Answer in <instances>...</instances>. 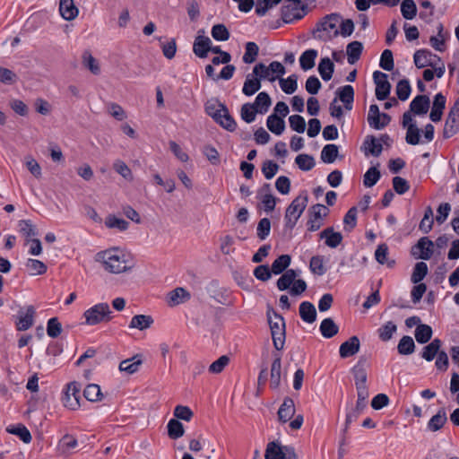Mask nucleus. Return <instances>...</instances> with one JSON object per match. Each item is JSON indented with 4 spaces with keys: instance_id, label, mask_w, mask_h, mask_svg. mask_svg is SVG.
I'll list each match as a JSON object with an SVG mask.
<instances>
[{
    "instance_id": "obj_50",
    "label": "nucleus",
    "mask_w": 459,
    "mask_h": 459,
    "mask_svg": "<svg viewBox=\"0 0 459 459\" xmlns=\"http://www.w3.org/2000/svg\"><path fill=\"white\" fill-rule=\"evenodd\" d=\"M298 76L296 74H291L288 78H280L279 83L281 86V89L286 93V94H292L296 91L298 88Z\"/></svg>"
},
{
    "instance_id": "obj_54",
    "label": "nucleus",
    "mask_w": 459,
    "mask_h": 459,
    "mask_svg": "<svg viewBox=\"0 0 459 459\" xmlns=\"http://www.w3.org/2000/svg\"><path fill=\"white\" fill-rule=\"evenodd\" d=\"M25 266L27 270L30 272V273L32 275L43 274L47 271L46 264L43 262L37 259H27Z\"/></svg>"
},
{
    "instance_id": "obj_33",
    "label": "nucleus",
    "mask_w": 459,
    "mask_h": 459,
    "mask_svg": "<svg viewBox=\"0 0 459 459\" xmlns=\"http://www.w3.org/2000/svg\"><path fill=\"white\" fill-rule=\"evenodd\" d=\"M266 126L268 129L276 135L281 134L285 129L283 118L276 114H272L267 117Z\"/></svg>"
},
{
    "instance_id": "obj_4",
    "label": "nucleus",
    "mask_w": 459,
    "mask_h": 459,
    "mask_svg": "<svg viewBox=\"0 0 459 459\" xmlns=\"http://www.w3.org/2000/svg\"><path fill=\"white\" fill-rule=\"evenodd\" d=\"M307 205V195L306 194L299 195L290 203L284 215L285 227L287 229L292 230L295 227Z\"/></svg>"
},
{
    "instance_id": "obj_40",
    "label": "nucleus",
    "mask_w": 459,
    "mask_h": 459,
    "mask_svg": "<svg viewBox=\"0 0 459 459\" xmlns=\"http://www.w3.org/2000/svg\"><path fill=\"white\" fill-rule=\"evenodd\" d=\"M433 331L429 325H419L415 329V339L419 343H427L432 337Z\"/></svg>"
},
{
    "instance_id": "obj_8",
    "label": "nucleus",
    "mask_w": 459,
    "mask_h": 459,
    "mask_svg": "<svg viewBox=\"0 0 459 459\" xmlns=\"http://www.w3.org/2000/svg\"><path fill=\"white\" fill-rule=\"evenodd\" d=\"M309 212L311 215L307 221V230L316 231L323 226V220L327 216L329 210L324 204H316L313 205Z\"/></svg>"
},
{
    "instance_id": "obj_38",
    "label": "nucleus",
    "mask_w": 459,
    "mask_h": 459,
    "mask_svg": "<svg viewBox=\"0 0 459 459\" xmlns=\"http://www.w3.org/2000/svg\"><path fill=\"white\" fill-rule=\"evenodd\" d=\"M317 56L316 49H307L299 57L300 67L304 71L312 69L315 66V60Z\"/></svg>"
},
{
    "instance_id": "obj_32",
    "label": "nucleus",
    "mask_w": 459,
    "mask_h": 459,
    "mask_svg": "<svg viewBox=\"0 0 459 459\" xmlns=\"http://www.w3.org/2000/svg\"><path fill=\"white\" fill-rule=\"evenodd\" d=\"M363 51V44L360 41H352L346 47L348 63L354 65L359 61Z\"/></svg>"
},
{
    "instance_id": "obj_39",
    "label": "nucleus",
    "mask_w": 459,
    "mask_h": 459,
    "mask_svg": "<svg viewBox=\"0 0 459 459\" xmlns=\"http://www.w3.org/2000/svg\"><path fill=\"white\" fill-rule=\"evenodd\" d=\"M318 72L324 81H329L334 72V64L330 58L324 57L318 65Z\"/></svg>"
},
{
    "instance_id": "obj_20",
    "label": "nucleus",
    "mask_w": 459,
    "mask_h": 459,
    "mask_svg": "<svg viewBox=\"0 0 459 459\" xmlns=\"http://www.w3.org/2000/svg\"><path fill=\"white\" fill-rule=\"evenodd\" d=\"M221 113H218V117L214 119L218 124L221 125L224 129L233 132L237 128V123L234 118L230 115L227 107L224 104H220Z\"/></svg>"
},
{
    "instance_id": "obj_1",
    "label": "nucleus",
    "mask_w": 459,
    "mask_h": 459,
    "mask_svg": "<svg viewBox=\"0 0 459 459\" xmlns=\"http://www.w3.org/2000/svg\"><path fill=\"white\" fill-rule=\"evenodd\" d=\"M95 261L100 263L104 269L111 273L128 272L134 267L129 255L119 248H110L97 253Z\"/></svg>"
},
{
    "instance_id": "obj_56",
    "label": "nucleus",
    "mask_w": 459,
    "mask_h": 459,
    "mask_svg": "<svg viewBox=\"0 0 459 459\" xmlns=\"http://www.w3.org/2000/svg\"><path fill=\"white\" fill-rule=\"evenodd\" d=\"M381 177L380 171L376 167L369 168L363 177V185L366 187H372Z\"/></svg>"
},
{
    "instance_id": "obj_27",
    "label": "nucleus",
    "mask_w": 459,
    "mask_h": 459,
    "mask_svg": "<svg viewBox=\"0 0 459 459\" xmlns=\"http://www.w3.org/2000/svg\"><path fill=\"white\" fill-rule=\"evenodd\" d=\"M336 93L340 100L344 104L345 108L351 110L352 108V103L354 100L353 87L351 85L340 87Z\"/></svg>"
},
{
    "instance_id": "obj_36",
    "label": "nucleus",
    "mask_w": 459,
    "mask_h": 459,
    "mask_svg": "<svg viewBox=\"0 0 459 459\" xmlns=\"http://www.w3.org/2000/svg\"><path fill=\"white\" fill-rule=\"evenodd\" d=\"M300 9L295 11L292 4H283L281 7V19L285 23H290L295 20H300L305 13H300Z\"/></svg>"
},
{
    "instance_id": "obj_35",
    "label": "nucleus",
    "mask_w": 459,
    "mask_h": 459,
    "mask_svg": "<svg viewBox=\"0 0 459 459\" xmlns=\"http://www.w3.org/2000/svg\"><path fill=\"white\" fill-rule=\"evenodd\" d=\"M299 275V273L293 270L289 269L286 270L281 276L277 281V288L280 290H288L291 284H293L296 277Z\"/></svg>"
},
{
    "instance_id": "obj_45",
    "label": "nucleus",
    "mask_w": 459,
    "mask_h": 459,
    "mask_svg": "<svg viewBox=\"0 0 459 459\" xmlns=\"http://www.w3.org/2000/svg\"><path fill=\"white\" fill-rule=\"evenodd\" d=\"M447 418L446 411L444 410L438 411V412L434 415L428 423V429L430 431H437L439 430L444 424L446 422Z\"/></svg>"
},
{
    "instance_id": "obj_62",
    "label": "nucleus",
    "mask_w": 459,
    "mask_h": 459,
    "mask_svg": "<svg viewBox=\"0 0 459 459\" xmlns=\"http://www.w3.org/2000/svg\"><path fill=\"white\" fill-rule=\"evenodd\" d=\"M259 52V48L255 42H247L246 44V51L242 57L245 64H252L255 61Z\"/></svg>"
},
{
    "instance_id": "obj_16",
    "label": "nucleus",
    "mask_w": 459,
    "mask_h": 459,
    "mask_svg": "<svg viewBox=\"0 0 459 459\" xmlns=\"http://www.w3.org/2000/svg\"><path fill=\"white\" fill-rule=\"evenodd\" d=\"M359 347L360 342L358 336H351L341 344L339 349L340 357L342 359L351 357L359 352Z\"/></svg>"
},
{
    "instance_id": "obj_63",
    "label": "nucleus",
    "mask_w": 459,
    "mask_h": 459,
    "mask_svg": "<svg viewBox=\"0 0 459 459\" xmlns=\"http://www.w3.org/2000/svg\"><path fill=\"white\" fill-rule=\"evenodd\" d=\"M405 141L408 144L417 145L420 142V130L417 127L416 124L408 126Z\"/></svg>"
},
{
    "instance_id": "obj_52",
    "label": "nucleus",
    "mask_w": 459,
    "mask_h": 459,
    "mask_svg": "<svg viewBox=\"0 0 459 459\" xmlns=\"http://www.w3.org/2000/svg\"><path fill=\"white\" fill-rule=\"evenodd\" d=\"M284 446H281L276 442L268 443L265 449V459H282Z\"/></svg>"
},
{
    "instance_id": "obj_49",
    "label": "nucleus",
    "mask_w": 459,
    "mask_h": 459,
    "mask_svg": "<svg viewBox=\"0 0 459 459\" xmlns=\"http://www.w3.org/2000/svg\"><path fill=\"white\" fill-rule=\"evenodd\" d=\"M82 65L91 71V74L98 75L100 74L99 62L89 51L82 54Z\"/></svg>"
},
{
    "instance_id": "obj_47",
    "label": "nucleus",
    "mask_w": 459,
    "mask_h": 459,
    "mask_svg": "<svg viewBox=\"0 0 459 459\" xmlns=\"http://www.w3.org/2000/svg\"><path fill=\"white\" fill-rule=\"evenodd\" d=\"M167 427H168V435L172 439H178V438L181 437L185 433L183 424L176 419H171L169 421Z\"/></svg>"
},
{
    "instance_id": "obj_17",
    "label": "nucleus",
    "mask_w": 459,
    "mask_h": 459,
    "mask_svg": "<svg viewBox=\"0 0 459 459\" xmlns=\"http://www.w3.org/2000/svg\"><path fill=\"white\" fill-rule=\"evenodd\" d=\"M59 14L65 21H74L79 14V9L74 0H59Z\"/></svg>"
},
{
    "instance_id": "obj_15",
    "label": "nucleus",
    "mask_w": 459,
    "mask_h": 459,
    "mask_svg": "<svg viewBox=\"0 0 459 459\" xmlns=\"http://www.w3.org/2000/svg\"><path fill=\"white\" fill-rule=\"evenodd\" d=\"M59 456L69 458L78 446L77 439L72 435H65L59 440Z\"/></svg>"
},
{
    "instance_id": "obj_21",
    "label": "nucleus",
    "mask_w": 459,
    "mask_h": 459,
    "mask_svg": "<svg viewBox=\"0 0 459 459\" xmlns=\"http://www.w3.org/2000/svg\"><path fill=\"white\" fill-rule=\"evenodd\" d=\"M430 100L427 95L416 96L410 104V109L415 115H424L429 108Z\"/></svg>"
},
{
    "instance_id": "obj_60",
    "label": "nucleus",
    "mask_w": 459,
    "mask_h": 459,
    "mask_svg": "<svg viewBox=\"0 0 459 459\" xmlns=\"http://www.w3.org/2000/svg\"><path fill=\"white\" fill-rule=\"evenodd\" d=\"M295 162L298 167L304 171L311 170L316 165L314 158L308 154L298 155L295 159Z\"/></svg>"
},
{
    "instance_id": "obj_42",
    "label": "nucleus",
    "mask_w": 459,
    "mask_h": 459,
    "mask_svg": "<svg viewBox=\"0 0 459 459\" xmlns=\"http://www.w3.org/2000/svg\"><path fill=\"white\" fill-rule=\"evenodd\" d=\"M291 261L290 255H281L277 257L272 264V273L273 274H281L286 271Z\"/></svg>"
},
{
    "instance_id": "obj_3",
    "label": "nucleus",
    "mask_w": 459,
    "mask_h": 459,
    "mask_svg": "<svg viewBox=\"0 0 459 459\" xmlns=\"http://www.w3.org/2000/svg\"><path fill=\"white\" fill-rule=\"evenodd\" d=\"M268 324L271 330L273 346L277 351H281L285 343V321L284 318L276 312H267Z\"/></svg>"
},
{
    "instance_id": "obj_51",
    "label": "nucleus",
    "mask_w": 459,
    "mask_h": 459,
    "mask_svg": "<svg viewBox=\"0 0 459 459\" xmlns=\"http://www.w3.org/2000/svg\"><path fill=\"white\" fill-rule=\"evenodd\" d=\"M6 431L18 436L24 443H30L31 441V435L30 431L22 424L9 426L7 427Z\"/></svg>"
},
{
    "instance_id": "obj_48",
    "label": "nucleus",
    "mask_w": 459,
    "mask_h": 459,
    "mask_svg": "<svg viewBox=\"0 0 459 459\" xmlns=\"http://www.w3.org/2000/svg\"><path fill=\"white\" fill-rule=\"evenodd\" d=\"M388 247L385 244H381L377 247L375 252L376 260L381 264H386L387 267H394L395 262L394 260H388Z\"/></svg>"
},
{
    "instance_id": "obj_28",
    "label": "nucleus",
    "mask_w": 459,
    "mask_h": 459,
    "mask_svg": "<svg viewBox=\"0 0 459 459\" xmlns=\"http://www.w3.org/2000/svg\"><path fill=\"white\" fill-rule=\"evenodd\" d=\"M281 360L277 355L271 366L270 385L273 389H277L281 384Z\"/></svg>"
},
{
    "instance_id": "obj_24",
    "label": "nucleus",
    "mask_w": 459,
    "mask_h": 459,
    "mask_svg": "<svg viewBox=\"0 0 459 459\" xmlns=\"http://www.w3.org/2000/svg\"><path fill=\"white\" fill-rule=\"evenodd\" d=\"M459 132V117L449 111L443 129V137L451 138Z\"/></svg>"
},
{
    "instance_id": "obj_12",
    "label": "nucleus",
    "mask_w": 459,
    "mask_h": 459,
    "mask_svg": "<svg viewBox=\"0 0 459 459\" xmlns=\"http://www.w3.org/2000/svg\"><path fill=\"white\" fill-rule=\"evenodd\" d=\"M204 30H198V35L195 37L193 44V52L200 58H205L210 52V45L212 40L210 38L204 35Z\"/></svg>"
},
{
    "instance_id": "obj_55",
    "label": "nucleus",
    "mask_w": 459,
    "mask_h": 459,
    "mask_svg": "<svg viewBox=\"0 0 459 459\" xmlns=\"http://www.w3.org/2000/svg\"><path fill=\"white\" fill-rule=\"evenodd\" d=\"M396 330V325L392 321H388L377 330L378 337L381 341L387 342L392 338Z\"/></svg>"
},
{
    "instance_id": "obj_9",
    "label": "nucleus",
    "mask_w": 459,
    "mask_h": 459,
    "mask_svg": "<svg viewBox=\"0 0 459 459\" xmlns=\"http://www.w3.org/2000/svg\"><path fill=\"white\" fill-rule=\"evenodd\" d=\"M80 385L72 382L67 385L66 391L62 397L63 405L72 411L80 407Z\"/></svg>"
},
{
    "instance_id": "obj_5",
    "label": "nucleus",
    "mask_w": 459,
    "mask_h": 459,
    "mask_svg": "<svg viewBox=\"0 0 459 459\" xmlns=\"http://www.w3.org/2000/svg\"><path fill=\"white\" fill-rule=\"evenodd\" d=\"M112 311L108 303H99L83 313L85 323L95 325L103 322H109L112 318Z\"/></svg>"
},
{
    "instance_id": "obj_22",
    "label": "nucleus",
    "mask_w": 459,
    "mask_h": 459,
    "mask_svg": "<svg viewBox=\"0 0 459 459\" xmlns=\"http://www.w3.org/2000/svg\"><path fill=\"white\" fill-rule=\"evenodd\" d=\"M320 238L325 239V245L331 248L337 247L342 241V235L333 230V227L325 229L319 234Z\"/></svg>"
},
{
    "instance_id": "obj_11",
    "label": "nucleus",
    "mask_w": 459,
    "mask_h": 459,
    "mask_svg": "<svg viewBox=\"0 0 459 459\" xmlns=\"http://www.w3.org/2000/svg\"><path fill=\"white\" fill-rule=\"evenodd\" d=\"M434 242L427 237L420 238L411 248V254L416 258L422 260L430 259L433 254Z\"/></svg>"
},
{
    "instance_id": "obj_37",
    "label": "nucleus",
    "mask_w": 459,
    "mask_h": 459,
    "mask_svg": "<svg viewBox=\"0 0 459 459\" xmlns=\"http://www.w3.org/2000/svg\"><path fill=\"white\" fill-rule=\"evenodd\" d=\"M319 329H320L321 334L325 338H332L334 335H336L338 333V331H339L338 325L330 317L325 318L321 322Z\"/></svg>"
},
{
    "instance_id": "obj_6",
    "label": "nucleus",
    "mask_w": 459,
    "mask_h": 459,
    "mask_svg": "<svg viewBox=\"0 0 459 459\" xmlns=\"http://www.w3.org/2000/svg\"><path fill=\"white\" fill-rule=\"evenodd\" d=\"M253 68L255 75L260 76L263 80H268L270 82H274L276 80L277 76H274V74L280 76L286 73L285 67L278 61H273L268 66L263 63H258Z\"/></svg>"
},
{
    "instance_id": "obj_53",
    "label": "nucleus",
    "mask_w": 459,
    "mask_h": 459,
    "mask_svg": "<svg viewBox=\"0 0 459 459\" xmlns=\"http://www.w3.org/2000/svg\"><path fill=\"white\" fill-rule=\"evenodd\" d=\"M401 13L404 19L412 20L417 15V6L413 0H403L401 4Z\"/></svg>"
},
{
    "instance_id": "obj_57",
    "label": "nucleus",
    "mask_w": 459,
    "mask_h": 459,
    "mask_svg": "<svg viewBox=\"0 0 459 459\" xmlns=\"http://www.w3.org/2000/svg\"><path fill=\"white\" fill-rule=\"evenodd\" d=\"M428 273V265L424 262H418L413 269L411 281L417 284L420 283Z\"/></svg>"
},
{
    "instance_id": "obj_13",
    "label": "nucleus",
    "mask_w": 459,
    "mask_h": 459,
    "mask_svg": "<svg viewBox=\"0 0 459 459\" xmlns=\"http://www.w3.org/2000/svg\"><path fill=\"white\" fill-rule=\"evenodd\" d=\"M36 311L33 306H27L18 311L16 326L19 331H26L33 325Z\"/></svg>"
},
{
    "instance_id": "obj_29",
    "label": "nucleus",
    "mask_w": 459,
    "mask_h": 459,
    "mask_svg": "<svg viewBox=\"0 0 459 459\" xmlns=\"http://www.w3.org/2000/svg\"><path fill=\"white\" fill-rule=\"evenodd\" d=\"M153 318L148 315H136L134 316L129 324V328L138 329L140 331L150 328L153 324Z\"/></svg>"
},
{
    "instance_id": "obj_31",
    "label": "nucleus",
    "mask_w": 459,
    "mask_h": 459,
    "mask_svg": "<svg viewBox=\"0 0 459 459\" xmlns=\"http://www.w3.org/2000/svg\"><path fill=\"white\" fill-rule=\"evenodd\" d=\"M272 104V100L269 96V94L265 91H262L258 93L256 96L255 102L251 103L253 105V108L257 111L259 114H265L270 106Z\"/></svg>"
},
{
    "instance_id": "obj_14",
    "label": "nucleus",
    "mask_w": 459,
    "mask_h": 459,
    "mask_svg": "<svg viewBox=\"0 0 459 459\" xmlns=\"http://www.w3.org/2000/svg\"><path fill=\"white\" fill-rule=\"evenodd\" d=\"M361 150L364 152L366 156L372 155L374 157H378L382 153L383 146L378 138L374 135H368L363 142Z\"/></svg>"
},
{
    "instance_id": "obj_7",
    "label": "nucleus",
    "mask_w": 459,
    "mask_h": 459,
    "mask_svg": "<svg viewBox=\"0 0 459 459\" xmlns=\"http://www.w3.org/2000/svg\"><path fill=\"white\" fill-rule=\"evenodd\" d=\"M366 366L367 358L365 356H361L357 364L351 368L357 393L368 392V387L367 385L368 374Z\"/></svg>"
},
{
    "instance_id": "obj_34",
    "label": "nucleus",
    "mask_w": 459,
    "mask_h": 459,
    "mask_svg": "<svg viewBox=\"0 0 459 459\" xmlns=\"http://www.w3.org/2000/svg\"><path fill=\"white\" fill-rule=\"evenodd\" d=\"M442 345L441 340L436 338L428 345H426L421 352V357L427 361H431L435 359L438 351H440V347Z\"/></svg>"
},
{
    "instance_id": "obj_25",
    "label": "nucleus",
    "mask_w": 459,
    "mask_h": 459,
    "mask_svg": "<svg viewBox=\"0 0 459 459\" xmlns=\"http://www.w3.org/2000/svg\"><path fill=\"white\" fill-rule=\"evenodd\" d=\"M143 364V360L139 355H135L130 359L122 360L119 363V370L126 372L128 375L136 373L139 370L140 366Z\"/></svg>"
},
{
    "instance_id": "obj_46",
    "label": "nucleus",
    "mask_w": 459,
    "mask_h": 459,
    "mask_svg": "<svg viewBox=\"0 0 459 459\" xmlns=\"http://www.w3.org/2000/svg\"><path fill=\"white\" fill-rule=\"evenodd\" d=\"M19 229L22 236L27 239L34 238L33 237L38 235L37 229L30 220H22L19 221Z\"/></svg>"
},
{
    "instance_id": "obj_64",
    "label": "nucleus",
    "mask_w": 459,
    "mask_h": 459,
    "mask_svg": "<svg viewBox=\"0 0 459 459\" xmlns=\"http://www.w3.org/2000/svg\"><path fill=\"white\" fill-rule=\"evenodd\" d=\"M411 85L408 80L403 79L398 82L396 85V95L402 101L406 100L411 94Z\"/></svg>"
},
{
    "instance_id": "obj_59",
    "label": "nucleus",
    "mask_w": 459,
    "mask_h": 459,
    "mask_svg": "<svg viewBox=\"0 0 459 459\" xmlns=\"http://www.w3.org/2000/svg\"><path fill=\"white\" fill-rule=\"evenodd\" d=\"M105 225L109 229H117L120 231H124L128 229L129 223L115 215H108L106 218Z\"/></svg>"
},
{
    "instance_id": "obj_19",
    "label": "nucleus",
    "mask_w": 459,
    "mask_h": 459,
    "mask_svg": "<svg viewBox=\"0 0 459 459\" xmlns=\"http://www.w3.org/2000/svg\"><path fill=\"white\" fill-rule=\"evenodd\" d=\"M446 97L441 93H437L434 97L432 108L429 114V118L433 122H438L441 120L443 111L446 108Z\"/></svg>"
},
{
    "instance_id": "obj_43",
    "label": "nucleus",
    "mask_w": 459,
    "mask_h": 459,
    "mask_svg": "<svg viewBox=\"0 0 459 459\" xmlns=\"http://www.w3.org/2000/svg\"><path fill=\"white\" fill-rule=\"evenodd\" d=\"M431 56V52L428 50H417L413 56L414 64L418 68L432 65Z\"/></svg>"
},
{
    "instance_id": "obj_58",
    "label": "nucleus",
    "mask_w": 459,
    "mask_h": 459,
    "mask_svg": "<svg viewBox=\"0 0 459 459\" xmlns=\"http://www.w3.org/2000/svg\"><path fill=\"white\" fill-rule=\"evenodd\" d=\"M83 395L90 402H98L101 400L102 393L100 385L90 384L84 388Z\"/></svg>"
},
{
    "instance_id": "obj_44",
    "label": "nucleus",
    "mask_w": 459,
    "mask_h": 459,
    "mask_svg": "<svg viewBox=\"0 0 459 459\" xmlns=\"http://www.w3.org/2000/svg\"><path fill=\"white\" fill-rule=\"evenodd\" d=\"M415 343L411 336L405 335L401 338L397 345V351L401 355H410L414 352Z\"/></svg>"
},
{
    "instance_id": "obj_23",
    "label": "nucleus",
    "mask_w": 459,
    "mask_h": 459,
    "mask_svg": "<svg viewBox=\"0 0 459 459\" xmlns=\"http://www.w3.org/2000/svg\"><path fill=\"white\" fill-rule=\"evenodd\" d=\"M295 414V405L294 402L291 398L286 397L283 400V403L279 408L278 411V418L279 420L282 423L287 422L290 420L292 416Z\"/></svg>"
},
{
    "instance_id": "obj_2",
    "label": "nucleus",
    "mask_w": 459,
    "mask_h": 459,
    "mask_svg": "<svg viewBox=\"0 0 459 459\" xmlns=\"http://www.w3.org/2000/svg\"><path fill=\"white\" fill-rule=\"evenodd\" d=\"M340 22L341 17L336 13L326 15L317 23L316 28L313 30V37L322 41L330 40L333 37H336L339 34L337 26Z\"/></svg>"
},
{
    "instance_id": "obj_61",
    "label": "nucleus",
    "mask_w": 459,
    "mask_h": 459,
    "mask_svg": "<svg viewBox=\"0 0 459 459\" xmlns=\"http://www.w3.org/2000/svg\"><path fill=\"white\" fill-rule=\"evenodd\" d=\"M212 37L218 41H226L230 39V31L224 24H215L212 28Z\"/></svg>"
},
{
    "instance_id": "obj_30",
    "label": "nucleus",
    "mask_w": 459,
    "mask_h": 459,
    "mask_svg": "<svg viewBox=\"0 0 459 459\" xmlns=\"http://www.w3.org/2000/svg\"><path fill=\"white\" fill-rule=\"evenodd\" d=\"M190 299V293L184 288L178 287L169 293L168 303L169 306H177L187 301Z\"/></svg>"
},
{
    "instance_id": "obj_10",
    "label": "nucleus",
    "mask_w": 459,
    "mask_h": 459,
    "mask_svg": "<svg viewBox=\"0 0 459 459\" xmlns=\"http://www.w3.org/2000/svg\"><path fill=\"white\" fill-rule=\"evenodd\" d=\"M373 79L376 84L377 99L378 100H386L391 91V84L387 80V74L380 71H375L373 74Z\"/></svg>"
},
{
    "instance_id": "obj_18",
    "label": "nucleus",
    "mask_w": 459,
    "mask_h": 459,
    "mask_svg": "<svg viewBox=\"0 0 459 459\" xmlns=\"http://www.w3.org/2000/svg\"><path fill=\"white\" fill-rule=\"evenodd\" d=\"M263 79L260 76L254 74V70L251 74H248L243 84L242 92L246 96H252L261 89V81Z\"/></svg>"
},
{
    "instance_id": "obj_41",
    "label": "nucleus",
    "mask_w": 459,
    "mask_h": 459,
    "mask_svg": "<svg viewBox=\"0 0 459 459\" xmlns=\"http://www.w3.org/2000/svg\"><path fill=\"white\" fill-rule=\"evenodd\" d=\"M339 155V147L336 144L329 143L324 146L321 152V160L325 163H333Z\"/></svg>"
},
{
    "instance_id": "obj_26",
    "label": "nucleus",
    "mask_w": 459,
    "mask_h": 459,
    "mask_svg": "<svg viewBox=\"0 0 459 459\" xmlns=\"http://www.w3.org/2000/svg\"><path fill=\"white\" fill-rule=\"evenodd\" d=\"M299 316L304 322L307 324L314 323L316 319L315 306L309 301L301 302L299 305Z\"/></svg>"
}]
</instances>
